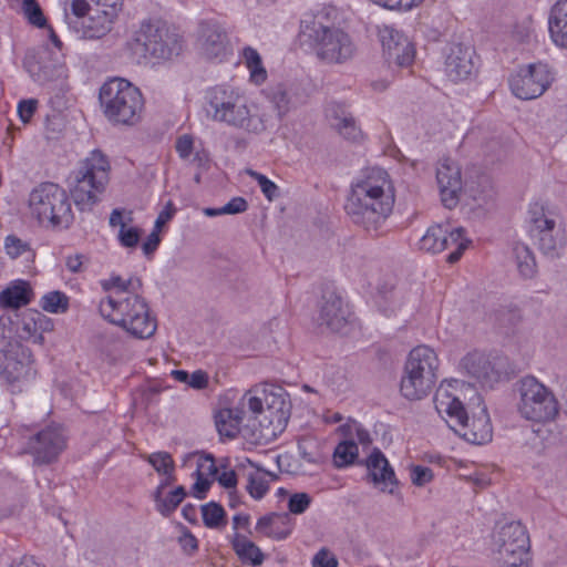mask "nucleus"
I'll list each match as a JSON object with an SVG mask.
<instances>
[{
	"label": "nucleus",
	"mask_w": 567,
	"mask_h": 567,
	"mask_svg": "<svg viewBox=\"0 0 567 567\" xmlns=\"http://www.w3.org/2000/svg\"><path fill=\"white\" fill-rule=\"evenodd\" d=\"M23 64L30 76L39 84L54 81L63 74L59 56L48 47L28 52Z\"/></svg>",
	"instance_id": "18"
},
{
	"label": "nucleus",
	"mask_w": 567,
	"mask_h": 567,
	"mask_svg": "<svg viewBox=\"0 0 567 567\" xmlns=\"http://www.w3.org/2000/svg\"><path fill=\"white\" fill-rule=\"evenodd\" d=\"M230 543L234 551L243 564L251 565L254 567L262 565L265 560V554L254 542L249 540L246 536L236 532L230 537Z\"/></svg>",
	"instance_id": "31"
},
{
	"label": "nucleus",
	"mask_w": 567,
	"mask_h": 567,
	"mask_svg": "<svg viewBox=\"0 0 567 567\" xmlns=\"http://www.w3.org/2000/svg\"><path fill=\"white\" fill-rule=\"evenodd\" d=\"M239 97L240 94L237 91L224 85L208 89L204 97L207 117L218 123Z\"/></svg>",
	"instance_id": "24"
},
{
	"label": "nucleus",
	"mask_w": 567,
	"mask_h": 567,
	"mask_svg": "<svg viewBox=\"0 0 567 567\" xmlns=\"http://www.w3.org/2000/svg\"><path fill=\"white\" fill-rule=\"evenodd\" d=\"M99 100L104 115L116 124L134 125L144 109L140 89L122 78L106 81L100 89Z\"/></svg>",
	"instance_id": "4"
},
{
	"label": "nucleus",
	"mask_w": 567,
	"mask_h": 567,
	"mask_svg": "<svg viewBox=\"0 0 567 567\" xmlns=\"http://www.w3.org/2000/svg\"><path fill=\"white\" fill-rule=\"evenodd\" d=\"M548 29L550 34H557L560 30L567 29V0H559L551 8Z\"/></svg>",
	"instance_id": "39"
},
{
	"label": "nucleus",
	"mask_w": 567,
	"mask_h": 567,
	"mask_svg": "<svg viewBox=\"0 0 567 567\" xmlns=\"http://www.w3.org/2000/svg\"><path fill=\"white\" fill-rule=\"evenodd\" d=\"M331 126L346 140L358 142L362 138V131L357 125L353 115L340 103H331L326 110Z\"/></svg>",
	"instance_id": "25"
},
{
	"label": "nucleus",
	"mask_w": 567,
	"mask_h": 567,
	"mask_svg": "<svg viewBox=\"0 0 567 567\" xmlns=\"http://www.w3.org/2000/svg\"><path fill=\"white\" fill-rule=\"evenodd\" d=\"M528 214L529 220L534 225L533 231H537L547 225H553L554 219L545 214L544 206L538 203L530 205Z\"/></svg>",
	"instance_id": "49"
},
{
	"label": "nucleus",
	"mask_w": 567,
	"mask_h": 567,
	"mask_svg": "<svg viewBox=\"0 0 567 567\" xmlns=\"http://www.w3.org/2000/svg\"><path fill=\"white\" fill-rule=\"evenodd\" d=\"M439 359L427 346L412 349L404 364L400 383L401 394L408 400H421L434 388L437 380Z\"/></svg>",
	"instance_id": "6"
},
{
	"label": "nucleus",
	"mask_w": 567,
	"mask_h": 567,
	"mask_svg": "<svg viewBox=\"0 0 567 567\" xmlns=\"http://www.w3.org/2000/svg\"><path fill=\"white\" fill-rule=\"evenodd\" d=\"M110 162L100 151L94 150L81 162L69 178L71 196L78 207L84 210L91 208L100 200L110 181Z\"/></svg>",
	"instance_id": "3"
},
{
	"label": "nucleus",
	"mask_w": 567,
	"mask_h": 567,
	"mask_svg": "<svg viewBox=\"0 0 567 567\" xmlns=\"http://www.w3.org/2000/svg\"><path fill=\"white\" fill-rule=\"evenodd\" d=\"M435 409L440 414L445 413L462 427V436L467 442L484 444L492 440V425L485 406L482 408L480 415L470 417L463 403L445 392L436 394Z\"/></svg>",
	"instance_id": "9"
},
{
	"label": "nucleus",
	"mask_w": 567,
	"mask_h": 567,
	"mask_svg": "<svg viewBox=\"0 0 567 567\" xmlns=\"http://www.w3.org/2000/svg\"><path fill=\"white\" fill-rule=\"evenodd\" d=\"M538 240L539 250L549 258H557L561 255L566 245L565 230L553 221L533 234Z\"/></svg>",
	"instance_id": "28"
},
{
	"label": "nucleus",
	"mask_w": 567,
	"mask_h": 567,
	"mask_svg": "<svg viewBox=\"0 0 567 567\" xmlns=\"http://www.w3.org/2000/svg\"><path fill=\"white\" fill-rule=\"evenodd\" d=\"M244 56L246 59L247 66L250 69L251 80L256 84H260L266 80V70L261 65V59L259 53L248 47L244 50Z\"/></svg>",
	"instance_id": "42"
},
{
	"label": "nucleus",
	"mask_w": 567,
	"mask_h": 567,
	"mask_svg": "<svg viewBox=\"0 0 567 567\" xmlns=\"http://www.w3.org/2000/svg\"><path fill=\"white\" fill-rule=\"evenodd\" d=\"M241 405L243 406L247 405L248 409L254 414H260V413L265 412V410H264V401L260 398H258V396L250 395L249 393H246L243 396Z\"/></svg>",
	"instance_id": "64"
},
{
	"label": "nucleus",
	"mask_w": 567,
	"mask_h": 567,
	"mask_svg": "<svg viewBox=\"0 0 567 567\" xmlns=\"http://www.w3.org/2000/svg\"><path fill=\"white\" fill-rule=\"evenodd\" d=\"M495 567H529V537L517 522L501 527L494 538Z\"/></svg>",
	"instance_id": "11"
},
{
	"label": "nucleus",
	"mask_w": 567,
	"mask_h": 567,
	"mask_svg": "<svg viewBox=\"0 0 567 567\" xmlns=\"http://www.w3.org/2000/svg\"><path fill=\"white\" fill-rule=\"evenodd\" d=\"M473 54L470 48L460 43L450 45L445 59L446 75L454 82L471 78L475 71Z\"/></svg>",
	"instance_id": "23"
},
{
	"label": "nucleus",
	"mask_w": 567,
	"mask_h": 567,
	"mask_svg": "<svg viewBox=\"0 0 567 567\" xmlns=\"http://www.w3.org/2000/svg\"><path fill=\"white\" fill-rule=\"evenodd\" d=\"M175 213V206L172 202H168L164 209L158 214L155 220L154 229L161 231L162 227L174 217Z\"/></svg>",
	"instance_id": "62"
},
{
	"label": "nucleus",
	"mask_w": 567,
	"mask_h": 567,
	"mask_svg": "<svg viewBox=\"0 0 567 567\" xmlns=\"http://www.w3.org/2000/svg\"><path fill=\"white\" fill-rule=\"evenodd\" d=\"M22 11L29 23L37 28L47 27V19L37 0H23Z\"/></svg>",
	"instance_id": "44"
},
{
	"label": "nucleus",
	"mask_w": 567,
	"mask_h": 567,
	"mask_svg": "<svg viewBox=\"0 0 567 567\" xmlns=\"http://www.w3.org/2000/svg\"><path fill=\"white\" fill-rule=\"evenodd\" d=\"M394 190L388 173L372 169L352 185L346 204L351 220L367 231H377L392 213Z\"/></svg>",
	"instance_id": "1"
},
{
	"label": "nucleus",
	"mask_w": 567,
	"mask_h": 567,
	"mask_svg": "<svg viewBox=\"0 0 567 567\" xmlns=\"http://www.w3.org/2000/svg\"><path fill=\"white\" fill-rule=\"evenodd\" d=\"M145 460L159 474L174 473L175 463L168 452H156L145 456Z\"/></svg>",
	"instance_id": "43"
},
{
	"label": "nucleus",
	"mask_w": 567,
	"mask_h": 567,
	"mask_svg": "<svg viewBox=\"0 0 567 567\" xmlns=\"http://www.w3.org/2000/svg\"><path fill=\"white\" fill-rule=\"evenodd\" d=\"M404 37L402 32L390 25H382L379 28V38L385 54L390 49L396 47V42Z\"/></svg>",
	"instance_id": "46"
},
{
	"label": "nucleus",
	"mask_w": 567,
	"mask_h": 567,
	"mask_svg": "<svg viewBox=\"0 0 567 567\" xmlns=\"http://www.w3.org/2000/svg\"><path fill=\"white\" fill-rule=\"evenodd\" d=\"M411 481L416 486H424L432 482L434 475L433 471L427 466L413 465L411 467Z\"/></svg>",
	"instance_id": "52"
},
{
	"label": "nucleus",
	"mask_w": 567,
	"mask_h": 567,
	"mask_svg": "<svg viewBox=\"0 0 567 567\" xmlns=\"http://www.w3.org/2000/svg\"><path fill=\"white\" fill-rule=\"evenodd\" d=\"M99 311L105 320L137 339L151 338L157 328L146 300L137 293L125 297L107 296L100 301Z\"/></svg>",
	"instance_id": "2"
},
{
	"label": "nucleus",
	"mask_w": 567,
	"mask_h": 567,
	"mask_svg": "<svg viewBox=\"0 0 567 567\" xmlns=\"http://www.w3.org/2000/svg\"><path fill=\"white\" fill-rule=\"evenodd\" d=\"M513 252L519 274L524 278H532L536 271V260L532 250L524 244H516Z\"/></svg>",
	"instance_id": "35"
},
{
	"label": "nucleus",
	"mask_w": 567,
	"mask_h": 567,
	"mask_svg": "<svg viewBox=\"0 0 567 567\" xmlns=\"http://www.w3.org/2000/svg\"><path fill=\"white\" fill-rule=\"evenodd\" d=\"M359 454V447L353 440L340 442L333 452V464L341 468L354 463Z\"/></svg>",
	"instance_id": "37"
},
{
	"label": "nucleus",
	"mask_w": 567,
	"mask_h": 567,
	"mask_svg": "<svg viewBox=\"0 0 567 567\" xmlns=\"http://www.w3.org/2000/svg\"><path fill=\"white\" fill-rule=\"evenodd\" d=\"M460 368L470 378L483 386L493 388L494 384L508 378L512 372L506 357H488L482 352L467 353L460 362Z\"/></svg>",
	"instance_id": "12"
},
{
	"label": "nucleus",
	"mask_w": 567,
	"mask_h": 567,
	"mask_svg": "<svg viewBox=\"0 0 567 567\" xmlns=\"http://www.w3.org/2000/svg\"><path fill=\"white\" fill-rule=\"evenodd\" d=\"M4 249L10 258L17 259L27 251H31L30 245L16 235H9L4 239Z\"/></svg>",
	"instance_id": "48"
},
{
	"label": "nucleus",
	"mask_w": 567,
	"mask_h": 567,
	"mask_svg": "<svg viewBox=\"0 0 567 567\" xmlns=\"http://www.w3.org/2000/svg\"><path fill=\"white\" fill-rule=\"evenodd\" d=\"M171 375L176 381L185 383L196 390L204 389L208 384V377L206 372L202 370L194 371L193 373H188L185 370H173Z\"/></svg>",
	"instance_id": "41"
},
{
	"label": "nucleus",
	"mask_w": 567,
	"mask_h": 567,
	"mask_svg": "<svg viewBox=\"0 0 567 567\" xmlns=\"http://www.w3.org/2000/svg\"><path fill=\"white\" fill-rule=\"evenodd\" d=\"M311 563L312 567H338V559L327 548H321Z\"/></svg>",
	"instance_id": "55"
},
{
	"label": "nucleus",
	"mask_w": 567,
	"mask_h": 567,
	"mask_svg": "<svg viewBox=\"0 0 567 567\" xmlns=\"http://www.w3.org/2000/svg\"><path fill=\"white\" fill-rule=\"evenodd\" d=\"M175 148L181 158L187 159L194 151L193 136L188 134L179 136L176 141Z\"/></svg>",
	"instance_id": "57"
},
{
	"label": "nucleus",
	"mask_w": 567,
	"mask_h": 567,
	"mask_svg": "<svg viewBox=\"0 0 567 567\" xmlns=\"http://www.w3.org/2000/svg\"><path fill=\"white\" fill-rule=\"evenodd\" d=\"M248 175L258 183L262 194L265 195V197L268 200L271 202L279 197V195H280L279 187L272 181H270L267 176H265L264 174L258 173L256 171H251V169L248 171Z\"/></svg>",
	"instance_id": "45"
},
{
	"label": "nucleus",
	"mask_w": 567,
	"mask_h": 567,
	"mask_svg": "<svg viewBox=\"0 0 567 567\" xmlns=\"http://www.w3.org/2000/svg\"><path fill=\"white\" fill-rule=\"evenodd\" d=\"M463 235L464 229L461 227L450 229L449 226L433 225L427 228L420 239V249L431 254H439L454 247V250L446 258L447 262L454 264L460 260L470 243Z\"/></svg>",
	"instance_id": "15"
},
{
	"label": "nucleus",
	"mask_w": 567,
	"mask_h": 567,
	"mask_svg": "<svg viewBox=\"0 0 567 567\" xmlns=\"http://www.w3.org/2000/svg\"><path fill=\"white\" fill-rule=\"evenodd\" d=\"M142 230L137 227H126L122 225L118 230L117 239L125 248H135L140 243Z\"/></svg>",
	"instance_id": "50"
},
{
	"label": "nucleus",
	"mask_w": 567,
	"mask_h": 567,
	"mask_svg": "<svg viewBox=\"0 0 567 567\" xmlns=\"http://www.w3.org/2000/svg\"><path fill=\"white\" fill-rule=\"evenodd\" d=\"M40 306L48 312L63 313L69 308V298L61 291H51L42 297Z\"/></svg>",
	"instance_id": "38"
},
{
	"label": "nucleus",
	"mask_w": 567,
	"mask_h": 567,
	"mask_svg": "<svg viewBox=\"0 0 567 567\" xmlns=\"http://www.w3.org/2000/svg\"><path fill=\"white\" fill-rule=\"evenodd\" d=\"M203 522L206 527L221 529L227 524V515L223 506L216 502H209L202 506Z\"/></svg>",
	"instance_id": "36"
},
{
	"label": "nucleus",
	"mask_w": 567,
	"mask_h": 567,
	"mask_svg": "<svg viewBox=\"0 0 567 567\" xmlns=\"http://www.w3.org/2000/svg\"><path fill=\"white\" fill-rule=\"evenodd\" d=\"M317 322L332 332H341L348 324L350 311L342 298L333 290H324L318 303Z\"/></svg>",
	"instance_id": "20"
},
{
	"label": "nucleus",
	"mask_w": 567,
	"mask_h": 567,
	"mask_svg": "<svg viewBox=\"0 0 567 567\" xmlns=\"http://www.w3.org/2000/svg\"><path fill=\"white\" fill-rule=\"evenodd\" d=\"M32 289L29 282L16 281L12 286L0 292V303L4 308L18 309L31 301Z\"/></svg>",
	"instance_id": "32"
},
{
	"label": "nucleus",
	"mask_w": 567,
	"mask_h": 567,
	"mask_svg": "<svg viewBox=\"0 0 567 567\" xmlns=\"http://www.w3.org/2000/svg\"><path fill=\"white\" fill-rule=\"evenodd\" d=\"M30 373V352L18 340L0 338V377L10 384L20 382Z\"/></svg>",
	"instance_id": "16"
},
{
	"label": "nucleus",
	"mask_w": 567,
	"mask_h": 567,
	"mask_svg": "<svg viewBox=\"0 0 567 567\" xmlns=\"http://www.w3.org/2000/svg\"><path fill=\"white\" fill-rule=\"evenodd\" d=\"M200 44L203 53L208 59H220L226 54L228 37L226 31L216 22L200 24Z\"/></svg>",
	"instance_id": "26"
},
{
	"label": "nucleus",
	"mask_w": 567,
	"mask_h": 567,
	"mask_svg": "<svg viewBox=\"0 0 567 567\" xmlns=\"http://www.w3.org/2000/svg\"><path fill=\"white\" fill-rule=\"evenodd\" d=\"M215 424L218 433L228 439H234L239 432V425L233 419L230 410H220L215 416Z\"/></svg>",
	"instance_id": "40"
},
{
	"label": "nucleus",
	"mask_w": 567,
	"mask_h": 567,
	"mask_svg": "<svg viewBox=\"0 0 567 567\" xmlns=\"http://www.w3.org/2000/svg\"><path fill=\"white\" fill-rule=\"evenodd\" d=\"M186 495L187 493L185 487L181 485L169 492L166 497H163V485H158L153 494V498L157 512H159L163 516L168 517L182 504Z\"/></svg>",
	"instance_id": "33"
},
{
	"label": "nucleus",
	"mask_w": 567,
	"mask_h": 567,
	"mask_svg": "<svg viewBox=\"0 0 567 567\" xmlns=\"http://www.w3.org/2000/svg\"><path fill=\"white\" fill-rule=\"evenodd\" d=\"M519 395L517 409L520 415L534 422H547L558 414V402L551 391L534 377H525L516 383Z\"/></svg>",
	"instance_id": "10"
},
{
	"label": "nucleus",
	"mask_w": 567,
	"mask_h": 567,
	"mask_svg": "<svg viewBox=\"0 0 567 567\" xmlns=\"http://www.w3.org/2000/svg\"><path fill=\"white\" fill-rule=\"evenodd\" d=\"M31 214L40 225L52 229H68L74 215L66 192L54 183H42L29 197Z\"/></svg>",
	"instance_id": "5"
},
{
	"label": "nucleus",
	"mask_w": 567,
	"mask_h": 567,
	"mask_svg": "<svg viewBox=\"0 0 567 567\" xmlns=\"http://www.w3.org/2000/svg\"><path fill=\"white\" fill-rule=\"evenodd\" d=\"M218 123L259 135L267 130L268 118L266 114L258 111L256 105L248 104L247 100L240 95Z\"/></svg>",
	"instance_id": "17"
},
{
	"label": "nucleus",
	"mask_w": 567,
	"mask_h": 567,
	"mask_svg": "<svg viewBox=\"0 0 567 567\" xmlns=\"http://www.w3.org/2000/svg\"><path fill=\"white\" fill-rule=\"evenodd\" d=\"M265 403H266V419L269 420V423L274 425L272 430L266 427L261 430L259 434L254 433V440L256 443H261L262 441L268 442L269 440L276 437L277 431L281 432L290 417V401L287 399V394L282 389H278V392H269L265 391Z\"/></svg>",
	"instance_id": "19"
},
{
	"label": "nucleus",
	"mask_w": 567,
	"mask_h": 567,
	"mask_svg": "<svg viewBox=\"0 0 567 567\" xmlns=\"http://www.w3.org/2000/svg\"><path fill=\"white\" fill-rule=\"evenodd\" d=\"M101 287L104 291L116 288V297H124L123 295L126 292V280L122 279L118 275H112L110 279L101 281Z\"/></svg>",
	"instance_id": "56"
},
{
	"label": "nucleus",
	"mask_w": 567,
	"mask_h": 567,
	"mask_svg": "<svg viewBox=\"0 0 567 567\" xmlns=\"http://www.w3.org/2000/svg\"><path fill=\"white\" fill-rule=\"evenodd\" d=\"M33 311L34 310H27L21 316L19 329L22 332V337L35 339L38 320L32 316Z\"/></svg>",
	"instance_id": "51"
},
{
	"label": "nucleus",
	"mask_w": 567,
	"mask_h": 567,
	"mask_svg": "<svg viewBox=\"0 0 567 567\" xmlns=\"http://www.w3.org/2000/svg\"><path fill=\"white\" fill-rule=\"evenodd\" d=\"M266 96L274 105L278 116L281 118L291 109L302 103V96L291 85L278 83L266 90Z\"/></svg>",
	"instance_id": "30"
},
{
	"label": "nucleus",
	"mask_w": 567,
	"mask_h": 567,
	"mask_svg": "<svg viewBox=\"0 0 567 567\" xmlns=\"http://www.w3.org/2000/svg\"><path fill=\"white\" fill-rule=\"evenodd\" d=\"M247 491L251 497L255 499H260L267 493L268 485L261 477H257L254 474H250L248 478Z\"/></svg>",
	"instance_id": "54"
},
{
	"label": "nucleus",
	"mask_w": 567,
	"mask_h": 567,
	"mask_svg": "<svg viewBox=\"0 0 567 567\" xmlns=\"http://www.w3.org/2000/svg\"><path fill=\"white\" fill-rule=\"evenodd\" d=\"M554 81V73L546 63L522 66L509 78L512 93L520 100H533L544 94Z\"/></svg>",
	"instance_id": "13"
},
{
	"label": "nucleus",
	"mask_w": 567,
	"mask_h": 567,
	"mask_svg": "<svg viewBox=\"0 0 567 567\" xmlns=\"http://www.w3.org/2000/svg\"><path fill=\"white\" fill-rule=\"evenodd\" d=\"M66 447V435L59 425H49L30 436L24 453L32 455L34 466L51 465Z\"/></svg>",
	"instance_id": "14"
},
{
	"label": "nucleus",
	"mask_w": 567,
	"mask_h": 567,
	"mask_svg": "<svg viewBox=\"0 0 567 567\" xmlns=\"http://www.w3.org/2000/svg\"><path fill=\"white\" fill-rule=\"evenodd\" d=\"M118 14H112L104 9L95 8L93 12L82 21L81 38L89 40L102 39L109 34Z\"/></svg>",
	"instance_id": "27"
},
{
	"label": "nucleus",
	"mask_w": 567,
	"mask_h": 567,
	"mask_svg": "<svg viewBox=\"0 0 567 567\" xmlns=\"http://www.w3.org/2000/svg\"><path fill=\"white\" fill-rule=\"evenodd\" d=\"M33 317L38 320L37 322V336H35V342H42L43 336L42 333L45 331H51L53 329V322L50 318H48L45 315L41 313L40 311H33Z\"/></svg>",
	"instance_id": "59"
},
{
	"label": "nucleus",
	"mask_w": 567,
	"mask_h": 567,
	"mask_svg": "<svg viewBox=\"0 0 567 567\" xmlns=\"http://www.w3.org/2000/svg\"><path fill=\"white\" fill-rule=\"evenodd\" d=\"M375 3L391 10L409 11L420 6L424 0H373Z\"/></svg>",
	"instance_id": "53"
},
{
	"label": "nucleus",
	"mask_w": 567,
	"mask_h": 567,
	"mask_svg": "<svg viewBox=\"0 0 567 567\" xmlns=\"http://www.w3.org/2000/svg\"><path fill=\"white\" fill-rule=\"evenodd\" d=\"M293 523L288 513H272L258 519L256 530L276 540H284L292 533Z\"/></svg>",
	"instance_id": "29"
},
{
	"label": "nucleus",
	"mask_w": 567,
	"mask_h": 567,
	"mask_svg": "<svg viewBox=\"0 0 567 567\" xmlns=\"http://www.w3.org/2000/svg\"><path fill=\"white\" fill-rule=\"evenodd\" d=\"M436 181L444 207L449 209L456 207L462 190L460 167L454 162L444 159L436 169Z\"/></svg>",
	"instance_id": "21"
},
{
	"label": "nucleus",
	"mask_w": 567,
	"mask_h": 567,
	"mask_svg": "<svg viewBox=\"0 0 567 567\" xmlns=\"http://www.w3.org/2000/svg\"><path fill=\"white\" fill-rule=\"evenodd\" d=\"M38 101L23 100L18 104V114L23 123H28L37 111Z\"/></svg>",
	"instance_id": "60"
},
{
	"label": "nucleus",
	"mask_w": 567,
	"mask_h": 567,
	"mask_svg": "<svg viewBox=\"0 0 567 567\" xmlns=\"http://www.w3.org/2000/svg\"><path fill=\"white\" fill-rule=\"evenodd\" d=\"M204 464H199L198 468L196 471L197 480L193 485L194 495L199 498L204 499L206 497V494L210 487L212 482L208 478H205L203 474L200 473V467H204Z\"/></svg>",
	"instance_id": "58"
},
{
	"label": "nucleus",
	"mask_w": 567,
	"mask_h": 567,
	"mask_svg": "<svg viewBox=\"0 0 567 567\" xmlns=\"http://www.w3.org/2000/svg\"><path fill=\"white\" fill-rule=\"evenodd\" d=\"M161 244L159 231L153 229L146 240L142 245L143 252L146 257H151Z\"/></svg>",
	"instance_id": "63"
},
{
	"label": "nucleus",
	"mask_w": 567,
	"mask_h": 567,
	"mask_svg": "<svg viewBox=\"0 0 567 567\" xmlns=\"http://www.w3.org/2000/svg\"><path fill=\"white\" fill-rule=\"evenodd\" d=\"M131 49L144 58L171 60L181 54L183 39L165 24L144 22L132 41Z\"/></svg>",
	"instance_id": "8"
},
{
	"label": "nucleus",
	"mask_w": 567,
	"mask_h": 567,
	"mask_svg": "<svg viewBox=\"0 0 567 567\" xmlns=\"http://www.w3.org/2000/svg\"><path fill=\"white\" fill-rule=\"evenodd\" d=\"M415 56V49L409 39L404 35L400 42H396V47L390 49L384 58L389 64L394 63L401 68L410 66Z\"/></svg>",
	"instance_id": "34"
},
{
	"label": "nucleus",
	"mask_w": 567,
	"mask_h": 567,
	"mask_svg": "<svg viewBox=\"0 0 567 567\" xmlns=\"http://www.w3.org/2000/svg\"><path fill=\"white\" fill-rule=\"evenodd\" d=\"M312 502V497L308 494V493H305V492H300V493H295L292 495H290L289 499H288V509H289V515L290 514H295V515H300V514H303L310 506Z\"/></svg>",
	"instance_id": "47"
},
{
	"label": "nucleus",
	"mask_w": 567,
	"mask_h": 567,
	"mask_svg": "<svg viewBox=\"0 0 567 567\" xmlns=\"http://www.w3.org/2000/svg\"><path fill=\"white\" fill-rule=\"evenodd\" d=\"M368 470L367 478L379 487L381 492L393 494L399 484L395 473L384 454L379 449H373L369 457L362 463Z\"/></svg>",
	"instance_id": "22"
},
{
	"label": "nucleus",
	"mask_w": 567,
	"mask_h": 567,
	"mask_svg": "<svg viewBox=\"0 0 567 567\" xmlns=\"http://www.w3.org/2000/svg\"><path fill=\"white\" fill-rule=\"evenodd\" d=\"M309 39L319 60L328 64H342L351 60L357 47L343 29L324 24L315 18L302 30Z\"/></svg>",
	"instance_id": "7"
},
{
	"label": "nucleus",
	"mask_w": 567,
	"mask_h": 567,
	"mask_svg": "<svg viewBox=\"0 0 567 567\" xmlns=\"http://www.w3.org/2000/svg\"><path fill=\"white\" fill-rule=\"evenodd\" d=\"M248 209V203L244 197H234L223 206L225 215L241 214Z\"/></svg>",
	"instance_id": "61"
}]
</instances>
